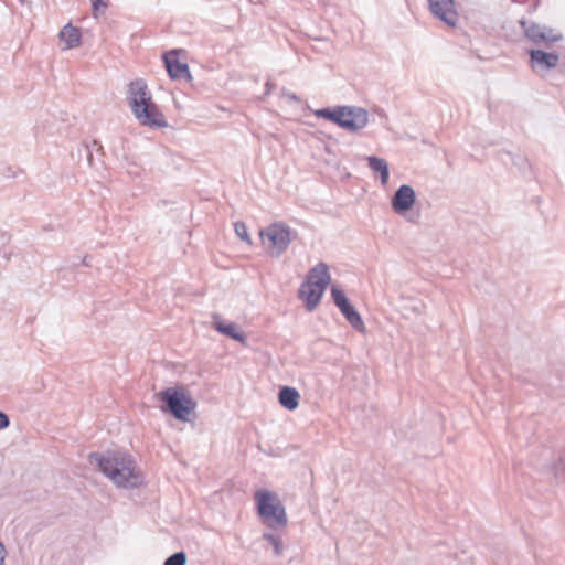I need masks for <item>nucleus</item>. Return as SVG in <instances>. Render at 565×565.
<instances>
[{
    "label": "nucleus",
    "instance_id": "obj_11",
    "mask_svg": "<svg viewBox=\"0 0 565 565\" xmlns=\"http://www.w3.org/2000/svg\"><path fill=\"white\" fill-rule=\"evenodd\" d=\"M132 114L141 126L156 129L168 126L164 115L159 110L156 103L148 104L147 107H141L137 113Z\"/></svg>",
    "mask_w": 565,
    "mask_h": 565
},
{
    "label": "nucleus",
    "instance_id": "obj_8",
    "mask_svg": "<svg viewBox=\"0 0 565 565\" xmlns=\"http://www.w3.org/2000/svg\"><path fill=\"white\" fill-rule=\"evenodd\" d=\"M127 100L131 113H137L141 107H147L148 104H154L151 92L142 78H137L129 83Z\"/></svg>",
    "mask_w": 565,
    "mask_h": 565
},
{
    "label": "nucleus",
    "instance_id": "obj_9",
    "mask_svg": "<svg viewBox=\"0 0 565 565\" xmlns=\"http://www.w3.org/2000/svg\"><path fill=\"white\" fill-rule=\"evenodd\" d=\"M127 100L131 113H137L141 107H147L148 104H154L151 92L142 78H137L129 83Z\"/></svg>",
    "mask_w": 565,
    "mask_h": 565
},
{
    "label": "nucleus",
    "instance_id": "obj_21",
    "mask_svg": "<svg viewBox=\"0 0 565 565\" xmlns=\"http://www.w3.org/2000/svg\"><path fill=\"white\" fill-rule=\"evenodd\" d=\"M188 556L185 552L180 551L170 555L163 563V565H186Z\"/></svg>",
    "mask_w": 565,
    "mask_h": 565
},
{
    "label": "nucleus",
    "instance_id": "obj_25",
    "mask_svg": "<svg viewBox=\"0 0 565 565\" xmlns=\"http://www.w3.org/2000/svg\"><path fill=\"white\" fill-rule=\"evenodd\" d=\"M7 556V551L3 543L0 541V565H4V558Z\"/></svg>",
    "mask_w": 565,
    "mask_h": 565
},
{
    "label": "nucleus",
    "instance_id": "obj_20",
    "mask_svg": "<svg viewBox=\"0 0 565 565\" xmlns=\"http://www.w3.org/2000/svg\"><path fill=\"white\" fill-rule=\"evenodd\" d=\"M84 151L86 156V160L90 167L94 166V153L102 151V146L98 141L93 140L90 145H84L83 149L79 152Z\"/></svg>",
    "mask_w": 565,
    "mask_h": 565
},
{
    "label": "nucleus",
    "instance_id": "obj_7",
    "mask_svg": "<svg viewBox=\"0 0 565 565\" xmlns=\"http://www.w3.org/2000/svg\"><path fill=\"white\" fill-rule=\"evenodd\" d=\"M331 297L334 305L347 319L349 324L358 332L365 333V324L361 315L358 312L354 306L351 305L349 298L339 286L333 285L331 287Z\"/></svg>",
    "mask_w": 565,
    "mask_h": 565
},
{
    "label": "nucleus",
    "instance_id": "obj_17",
    "mask_svg": "<svg viewBox=\"0 0 565 565\" xmlns=\"http://www.w3.org/2000/svg\"><path fill=\"white\" fill-rule=\"evenodd\" d=\"M370 169L380 174L381 184L386 185L390 178V167L385 159L375 156L366 158Z\"/></svg>",
    "mask_w": 565,
    "mask_h": 565
},
{
    "label": "nucleus",
    "instance_id": "obj_28",
    "mask_svg": "<svg viewBox=\"0 0 565 565\" xmlns=\"http://www.w3.org/2000/svg\"><path fill=\"white\" fill-rule=\"evenodd\" d=\"M288 96H289L291 99H295V100H297V99H298V98H297V96H296L295 94H290V95H288Z\"/></svg>",
    "mask_w": 565,
    "mask_h": 565
},
{
    "label": "nucleus",
    "instance_id": "obj_1",
    "mask_svg": "<svg viewBox=\"0 0 565 565\" xmlns=\"http://www.w3.org/2000/svg\"><path fill=\"white\" fill-rule=\"evenodd\" d=\"M89 460L95 462L99 470L117 487L132 489L142 483V477L135 470V461L129 455L117 452L104 456L92 452Z\"/></svg>",
    "mask_w": 565,
    "mask_h": 565
},
{
    "label": "nucleus",
    "instance_id": "obj_19",
    "mask_svg": "<svg viewBox=\"0 0 565 565\" xmlns=\"http://www.w3.org/2000/svg\"><path fill=\"white\" fill-rule=\"evenodd\" d=\"M263 539L268 541L273 547L276 556H281L284 553V544L281 537L279 535L265 532L263 533Z\"/></svg>",
    "mask_w": 565,
    "mask_h": 565
},
{
    "label": "nucleus",
    "instance_id": "obj_23",
    "mask_svg": "<svg viewBox=\"0 0 565 565\" xmlns=\"http://www.w3.org/2000/svg\"><path fill=\"white\" fill-rule=\"evenodd\" d=\"M94 15L97 17L99 10H105L109 6V0H90Z\"/></svg>",
    "mask_w": 565,
    "mask_h": 565
},
{
    "label": "nucleus",
    "instance_id": "obj_18",
    "mask_svg": "<svg viewBox=\"0 0 565 565\" xmlns=\"http://www.w3.org/2000/svg\"><path fill=\"white\" fill-rule=\"evenodd\" d=\"M60 38L66 43L67 49H74L81 44V31L78 28L67 23L60 32Z\"/></svg>",
    "mask_w": 565,
    "mask_h": 565
},
{
    "label": "nucleus",
    "instance_id": "obj_13",
    "mask_svg": "<svg viewBox=\"0 0 565 565\" xmlns=\"http://www.w3.org/2000/svg\"><path fill=\"white\" fill-rule=\"evenodd\" d=\"M416 202L415 190L408 185H401L392 196L391 204L395 213L404 215Z\"/></svg>",
    "mask_w": 565,
    "mask_h": 565
},
{
    "label": "nucleus",
    "instance_id": "obj_3",
    "mask_svg": "<svg viewBox=\"0 0 565 565\" xmlns=\"http://www.w3.org/2000/svg\"><path fill=\"white\" fill-rule=\"evenodd\" d=\"M330 280L329 267L323 262L318 263L309 270L306 281L300 285L298 290L299 298L305 301L308 311H313L318 307Z\"/></svg>",
    "mask_w": 565,
    "mask_h": 565
},
{
    "label": "nucleus",
    "instance_id": "obj_24",
    "mask_svg": "<svg viewBox=\"0 0 565 565\" xmlns=\"http://www.w3.org/2000/svg\"><path fill=\"white\" fill-rule=\"evenodd\" d=\"M10 425V418L9 416L0 411V430L6 429Z\"/></svg>",
    "mask_w": 565,
    "mask_h": 565
},
{
    "label": "nucleus",
    "instance_id": "obj_12",
    "mask_svg": "<svg viewBox=\"0 0 565 565\" xmlns=\"http://www.w3.org/2000/svg\"><path fill=\"white\" fill-rule=\"evenodd\" d=\"M163 62L171 79H192L189 65L179 61L178 50L166 52L163 54Z\"/></svg>",
    "mask_w": 565,
    "mask_h": 565
},
{
    "label": "nucleus",
    "instance_id": "obj_16",
    "mask_svg": "<svg viewBox=\"0 0 565 565\" xmlns=\"http://www.w3.org/2000/svg\"><path fill=\"white\" fill-rule=\"evenodd\" d=\"M300 394L290 386H282L278 393V401L282 407L294 411L299 406Z\"/></svg>",
    "mask_w": 565,
    "mask_h": 565
},
{
    "label": "nucleus",
    "instance_id": "obj_6",
    "mask_svg": "<svg viewBox=\"0 0 565 565\" xmlns=\"http://www.w3.org/2000/svg\"><path fill=\"white\" fill-rule=\"evenodd\" d=\"M291 232L288 225L281 222L270 224L266 230L260 232L262 238L269 241L268 255L271 257H280L287 250L291 243Z\"/></svg>",
    "mask_w": 565,
    "mask_h": 565
},
{
    "label": "nucleus",
    "instance_id": "obj_14",
    "mask_svg": "<svg viewBox=\"0 0 565 565\" xmlns=\"http://www.w3.org/2000/svg\"><path fill=\"white\" fill-rule=\"evenodd\" d=\"M531 56V64L532 67L535 70H548L552 67H555L558 63V55L555 53H546L541 50H532L530 52Z\"/></svg>",
    "mask_w": 565,
    "mask_h": 565
},
{
    "label": "nucleus",
    "instance_id": "obj_27",
    "mask_svg": "<svg viewBox=\"0 0 565 565\" xmlns=\"http://www.w3.org/2000/svg\"><path fill=\"white\" fill-rule=\"evenodd\" d=\"M273 85L268 82L266 83V88H267V94L269 93V90L271 89Z\"/></svg>",
    "mask_w": 565,
    "mask_h": 565
},
{
    "label": "nucleus",
    "instance_id": "obj_10",
    "mask_svg": "<svg viewBox=\"0 0 565 565\" xmlns=\"http://www.w3.org/2000/svg\"><path fill=\"white\" fill-rule=\"evenodd\" d=\"M428 7L435 18L451 28L457 25L459 14L456 10L455 0H428Z\"/></svg>",
    "mask_w": 565,
    "mask_h": 565
},
{
    "label": "nucleus",
    "instance_id": "obj_22",
    "mask_svg": "<svg viewBox=\"0 0 565 565\" xmlns=\"http://www.w3.org/2000/svg\"><path fill=\"white\" fill-rule=\"evenodd\" d=\"M234 228H235V233L237 234V236L241 239L246 241V242H250V237H249L248 232H247V226L245 225L244 222H236L234 224Z\"/></svg>",
    "mask_w": 565,
    "mask_h": 565
},
{
    "label": "nucleus",
    "instance_id": "obj_5",
    "mask_svg": "<svg viewBox=\"0 0 565 565\" xmlns=\"http://www.w3.org/2000/svg\"><path fill=\"white\" fill-rule=\"evenodd\" d=\"M157 396L163 403L161 409L178 420H189L190 414L196 407V402L185 393L183 387H168Z\"/></svg>",
    "mask_w": 565,
    "mask_h": 565
},
{
    "label": "nucleus",
    "instance_id": "obj_26",
    "mask_svg": "<svg viewBox=\"0 0 565 565\" xmlns=\"http://www.w3.org/2000/svg\"><path fill=\"white\" fill-rule=\"evenodd\" d=\"M82 264H83L84 266H89V256H85V257L83 258V260H82Z\"/></svg>",
    "mask_w": 565,
    "mask_h": 565
},
{
    "label": "nucleus",
    "instance_id": "obj_4",
    "mask_svg": "<svg viewBox=\"0 0 565 565\" xmlns=\"http://www.w3.org/2000/svg\"><path fill=\"white\" fill-rule=\"evenodd\" d=\"M258 516L270 529H285L288 524L286 509L278 495L268 490L255 493Z\"/></svg>",
    "mask_w": 565,
    "mask_h": 565
},
{
    "label": "nucleus",
    "instance_id": "obj_15",
    "mask_svg": "<svg viewBox=\"0 0 565 565\" xmlns=\"http://www.w3.org/2000/svg\"><path fill=\"white\" fill-rule=\"evenodd\" d=\"M214 327L220 333H222L237 342H241V343L246 342V335L244 334V332H242L238 329L237 324L234 322L226 323V322L220 320L218 318H215Z\"/></svg>",
    "mask_w": 565,
    "mask_h": 565
},
{
    "label": "nucleus",
    "instance_id": "obj_2",
    "mask_svg": "<svg viewBox=\"0 0 565 565\" xmlns=\"http://www.w3.org/2000/svg\"><path fill=\"white\" fill-rule=\"evenodd\" d=\"M317 118H323L349 132H358L369 124V113L359 106H334L313 111Z\"/></svg>",
    "mask_w": 565,
    "mask_h": 565
},
{
    "label": "nucleus",
    "instance_id": "obj_29",
    "mask_svg": "<svg viewBox=\"0 0 565 565\" xmlns=\"http://www.w3.org/2000/svg\"><path fill=\"white\" fill-rule=\"evenodd\" d=\"M18 1H19L20 3H24V2H25V0H18Z\"/></svg>",
    "mask_w": 565,
    "mask_h": 565
}]
</instances>
